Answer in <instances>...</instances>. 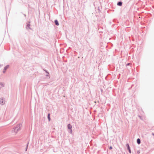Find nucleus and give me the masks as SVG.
<instances>
[{"instance_id":"obj_3","label":"nucleus","mask_w":154,"mask_h":154,"mask_svg":"<svg viewBox=\"0 0 154 154\" xmlns=\"http://www.w3.org/2000/svg\"><path fill=\"white\" fill-rule=\"evenodd\" d=\"M68 128L69 129H71V131H72L71 128H72V126L70 124H69L68 125Z\"/></svg>"},{"instance_id":"obj_6","label":"nucleus","mask_w":154,"mask_h":154,"mask_svg":"<svg viewBox=\"0 0 154 154\" xmlns=\"http://www.w3.org/2000/svg\"><path fill=\"white\" fill-rule=\"evenodd\" d=\"M3 100L2 99H1L0 100V103L2 104H3Z\"/></svg>"},{"instance_id":"obj_9","label":"nucleus","mask_w":154,"mask_h":154,"mask_svg":"<svg viewBox=\"0 0 154 154\" xmlns=\"http://www.w3.org/2000/svg\"><path fill=\"white\" fill-rule=\"evenodd\" d=\"M128 150H129V152H130V153H131V150L130 149H128Z\"/></svg>"},{"instance_id":"obj_5","label":"nucleus","mask_w":154,"mask_h":154,"mask_svg":"<svg viewBox=\"0 0 154 154\" xmlns=\"http://www.w3.org/2000/svg\"><path fill=\"white\" fill-rule=\"evenodd\" d=\"M137 142L138 144H140V139L138 138L137 140Z\"/></svg>"},{"instance_id":"obj_8","label":"nucleus","mask_w":154,"mask_h":154,"mask_svg":"<svg viewBox=\"0 0 154 154\" xmlns=\"http://www.w3.org/2000/svg\"><path fill=\"white\" fill-rule=\"evenodd\" d=\"M48 119L49 121H50V114H48Z\"/></svg>"},{"instance_id":"obj_7","label":"nucleus","mask_w":154,"mask_h":154,"mask_svg":"<svg viewBox=\"0 0 154 154\" xmlns=\"http://www.w3.org/2000/svg\"><path fill=\"white\" fill-rule=\"evenodd\" d=\"M117 5L119 6H121L122 5V2H119L118 3Z\"/></svg>"},{"instance_id":"obj_12","label":"nucleus","mask_w":154,"mask_h":154,"mask_svg":"<svg viewBox=\"0 0 154 154\" xmlns=\"http://www.w3.org/2000/svg\"><path fill=\"white\" fill-rule=\"evenodd\" d=\"M126 146H127V147L128 146H129V144H126Z\"/></svg>"},{"instance_id":"obj_10","label":"nucleus","mask_w":154,"mask_h":154,"mask_svg":"<svg viewBox=\"0 0 154 154\" xmlns=\"http://www.w3.org/2000/svg\"><path fill=\"white\" fill-rule=\"evenodd\" d=\"M109 149H112V146H110V147H109Z\"/></svg>"},{"instance_id":"obj_13","label":"nucleus","mask_w":154,"mask_h":154,"mask_svg":"<svg viewBox=\"0 0 154 154\" xmlns=\"http://www.w3.org/2000/svg\"><path fill=\"white\" fill-rule=\"evenodd\" d=\"M152 134V135H154V134Z\"/></svg>"},{"instance_id":"obj_2","label":"nucleus","mask_w":154,"mask_h":154,"mask_svg":"<svg viewBox=\"0 0 154 154\" xmlns=\"http://www.w3.org/2000/svg\"><path fill=\"white\" fill-rule=\"evenodd\" d=\"M8 67H9L8 65H7L5 67L3 71L4 73H5V72L6 70V69H8Z\"/></svg>"},{"instance_id":"obj_4","label":"nucleus","mask_w":154,"mask_h":154,"mask_svg":"<svg viewBox=\"0 0 154 154\" xmlns=\"http://www.w3.org/2000/svg\"><path fill=\"white\" fill-rule=\"evenodd\" d=\"M55 24L56 25H57V26L59 25V24L58 21L57 20H55Z\"/></svg>"},{"instance_id":"obj_1","label":"nucleus","mask_w":154,"mask_h":154,"mask_svg":"<svg viewBox=\"0 0 154 154\" xmlns=\"http://www.w3.org/2000/svg\"><path fill=\"white\" fill-rule=\"evenodd\" d=\"M21 125L20 124H18L15 126L14 128V132L15 134L17 133L21 129Z\"/></svg>"},{"instance_id":"obj_11","label":"nucleus","mask_w":154,"mask_h":154,"mask_svg":"<svg viewBox=\"0 0 154 154\" xmlns=\"http://www.w3.org/2000/svg\"><path fill=\"white\" fill-rule=\"evenodd\" d=\"M128 149H130V146H128Z\"/></svg>"}]
</instances>
